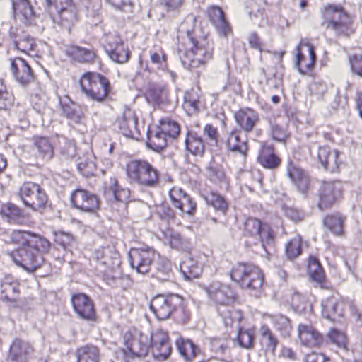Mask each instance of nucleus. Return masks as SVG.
<instances>
[{
    "mask_svg": "<svg viewBox=\"0 0 362 362\" xmlns=\"http://www.w3.org/2000/svg\"><path fill=\"white\" fill-rule=\"evenodd\" d=\"M209 297L216 303L217 311L222 317L226 326L233 327L239 325L243 317L242 313L233 308L236 299V293L228 285L215 281L206 289Z\"/></svg>",
    "mask_w": 362,
    "mask_h": 362,
    "instance_id": "2",
    "label": "nucleus"
},
{
    "mask_svg": "<svg viewBox=\"0 0 362 362\" xmlns=\"http://www.w3.org/2000/svg\"><path fill=\"white\" fill-rule=\"evenodd\" d=\"M63 114L69 119L78 123L83 117L81 108L72 102L61 103Z\"/></svg>",
    "mask_w": 362,
    "mask_h": 362,
    "instance_id": "49",
    "label": "nucleus"
},
{
    "mask_svg": "<svg viewBox=\"0 0 362 362\" xmlns=\"http://www.w3.org/2000/svg\"><path fill=\"white\" fill-rule=\"evenodd\" d=\"M105 280L110 286L119 287L123 290H127L132 286V281L130 277L127 275H124L120 268L112 274L110 272L106 273Z\"/></svg>",
    "mask_w": 362,
    "mask_h": 362,
    "instance_id": "40",
    "label": "nucleus"
},
{
    "mask_svg": "<svg viewBox=\"0 0 362 362\" xmlns=\"http://www.w3.org/2000/svg\"><path fill=\"white\" fill-rule=\"evenodd\" d=\"M176 345L180 355L186 360L191 361L194 358L199 349L189 339L180 338L176 341Z\"/></svg>",
    "mask_w": 362,
    "mask_h": 362,
    "instance_id": "46",
    "label": "nucleus"
},
{
    "mask_svg": "<svg viewBox=\"0 0 362 362\" xmlns=\"http://www.w3.org/2000/svg\"><path fill=\"white\" fill-rule=\"evenodd\" d=\"M158 257L155 250L150 247L134 248L129 252L131 267L139 274H147Z\"/></svg>",
    "mask_w": 362,
    "mask_h": 362,
    "instance_id": "13",
    "label": "nucleus"
},
{
    "mask_svg": "<svg viewBox=\"0 0 362 362\" xmlns=\"http://www.w3.org/2000/svg\"><path fill=\"white\" fill-rule=\"evenodd\" d=\"M14 17L25 25H32L35 20V14L28 0L12 1Z\"/></svg>",
    "mask_w": 362,
    "mask_h": 362,
    "instance_id": "27",
    "label": "nucleus"
},
{
    "mask_svg": "<svg viewBox=\"0 0 362 362\" xmlns=\"http://www.w3.org/2000/svg\"><path fill=\"white\" fill-rule=\"evenodd\" d=\"M234 116L238 125L246 132H252L259 119V114L250 108L241 109Z\"/></svg>",
    "mask_w": 362,
    "mask_h": 362,
    "instance_id": "28",
    "label": "nucleus"
},
{
    "mask_svg": "<svg viewBox=\"0 0 362 362\" xmlns=\"http://www.w3.org/2000/svg\"><path fill=\"white\" fill-rule=\"evenodd\" d=\"M78 169L83 175L88 176L94 173L96 166L93 160L81 159L78 163Z\"/></svg>",
    "mask_w": 362,
    "mask_h": 362,
    "instance_id": "62",
    "label": "nucleus"
},
{
    "mask_svg": "<svg viewBox=\"0 0 362 362\" xmlns=\"http://www.w3.org/2000/svg\"><path fill=\"white\" fill-rule=\"evenodd\" d=\"M199 96L198 94L194 92L186 93L184 97V107L185 108L191 112H195L199 110Z\"/></svg>",
    "mask_w": 362,
    "mask_h": 362,
    "instance_id": "55",
    "label": "nucleus"
},
{
    "mask_svg": "<svg viewBox=\"0 0 362 362\" xmlns=\"http://www.w3.org/2000/svg\"><path fill=\"white\" fill-rule=\"evenodd\" d=\"M259 332L262 345L264 346L267 351H270L274 354L279 344L277 337L267 325H262Z\"/></svg>",
    "mask_w": 362,
    "mask_h": 362,
    "instance_id": "47",
    "label": "nucleus"
},
{
    "mask_svg": "<svg viewBox=\"0 0 362 362\" xmlns=\"http://www.w3.org/2000/svg\"><path fill=\"white\" fill-rule=\"evenodd\" d=\"M72 305L79 317L88 321H95L96 313L90 298L83 294L77 293L72 296Z\"/></svg>",
    "mask_w": 362,
    "mask_h": 362,
    "instance_id": "23",
    "label": "nucleus"
},
{
    "mask_svg": "<svg viewBox=\"0 0 362 362\" xmlns=\"http://www.w3.org/2000/svg\"><path fill=\"white\" fill-rule=\"evenodd\" d=\"M76 356L77 362H99L100 352L98 346L87 344L78 348Z\"/></svg>",
    "mask_w": 362,
    "mask_h": 362,
    "instance_id": "39",
    "label": "nucleus"
},
{
    "mask_svg": "<svg viewBox=\"0 0 362 362\" xmlns=\"http://www.w3.org/2000/svg\"><path fill=\"white\" fill-rule=\"evenodd\" d=\"M340 152L336 149H332L329 156L327 165H325L323 168L331 172L334 173L338 171L341 160H339Z\"/></svg>",
    "mask_w": 362,
    "mask_h": 362,
    "instance_id": "58",
    "label": "nucleus"
},
{
    "mask_svg": "<svg viewBox=\"0 0 362 362\" xmlns=\"http://www.w3.org/2000/svg\"><path fill=\"white\" fill-rule=\"evenodd\" d=\"M126 170L127 177L133 184L148 188H155L159 185L161 173L146 160L135 159L129 161Z\"/></svg>",
    "mask_w": 362,
    "mask_h": 362,
    "instance_id": "3",
    "label": "nucleus"
},
{
    "mask_svg": "<svg viewBox=\"0 0 362 362\" xmlns=\"http://www.w3.org/2000/svg\"><path fill=\"white\" fill-rule=\"evenodd\" d=\"M153 358L159 361L167 360L171 354L172 346L168 334L158 329L151 334V346Z\"/></svg>",
    "mask_w": 362,
    "mask_h": 362,
    "instance_id": "14",
    "label": "nucleus"
},
{
    "mask_svg": "<svg viewBox=\"0 0 362 362\" xmlns=\"http://www.w3.org/2000/svg\"><path fill=\"white\" fill-rule=\"evenodd\" d=\"M226 146L228 150L239 152L244 156H246L247 151V140L245 139H243L238 131H233L229 134Z\"/></svg>",
    "mask_w": 362,
    "mask_h": 362,
    "instance_id": "44",
    "label": "nucleus"
},
{
    "mask_svg": "<svg viewBox=\"0 0 362 362\" xmlns=\"http://www.w3.org/2000/svg\"><path fill=\"white\" fill-rule=\"evenodd\" d=\"M322 316L330 321H339L344 317L346 308H349L351 314L357 320L361 317V313L354 302L345 300L334 296H331L323 301Z\"/></svg>",
    "mask_w": 362,
    "mask_h": 362,
    "instance_id": "8",
    "label": "nucleus"
},
{
    "mask_svg": "<svg viewBox=\"0 0 362 362\" xmlns=\"http://www.w3.org/2000/svg\"><path fill=\"white\" fill-rule=\"evenodd\" d=\"M180 272L187 280L198 278L202 273V267L197 261L190 255H187L183 258L180 265Z\"/></svg>",
    "mask_w": 362,
    "mask_h": 362,
    "instance_id": "35",
    "label": "nucleus"
},
{
    "mask_svg": "<svg viewBox=\"0 0 362 362\" xmlns=\"http://www.w3.org/2000/svg\"><path fill=\"white\" fill-rule=\"evenodd\" d=\"M149 54L151 62L156 69L163 71L167 69L168 56L163 49L158 48L150 50Z\"/></svg>",
    "mask_w": 362,
    "mask_h": 362,
    "instance_id": "50",
    "label": "nucleus"
},
{
    "mask_svg": "<svg viewBox=\"0 0 362 362\" xmlns=\"http://www.w3.org/2000/svg\"><path fill=\"white\" fill-rule=\"evenodd\" d=\"M245 233L250 236L258 237L263 247L267 251V245H269L274 240L273 232L267 223H262L259 219L249 218L245 223Z\"/></svg>",
    "mask_w": 362,
    "mask_h": 362,
    "instance_id": "15",
    "label": "nucleus"
},
{
    "mask_svg": "<svg viewBox=\"0 0 362 362\" xmlns=\"http://www.w3.org/2000/svg\"><path fill=\"white\" fill-rule=\"evenodd\" d=\"M19 293V284L11 277H5L0 284V298L6 301H15Z\"/></svg>",
    "mask_w": 362,
    "mask_h": 362,
    "instance_id": "37",
    "label": "nucleus"
},
{
    "mask_svg": "<svg viewBox=\"0 0 362 362\" xmlns=\"http://www.w3.org/2000/svg\"><path fill=\"white\" fill-rule=\"evenodd\" d=\"M18 195L23 204L34 211L44 209L48 197L40 185L33 182H25L19 188Z\"/></svg>",
    "mask_w": 362,
    "mask_h": 362,
    "instance_id": "9",
    "label": "nucleus"
},
{
    "mask_svg": "<svg viewBox=\"0 0 362 362\" xmlns=\"http://www.w3.org/2000/svg\"><path fill=\"white\" fill-rule=\"evenodd\" d=\"M301 252L300 240L299 238H294L286 245V253L288 259H292L299 255Z\"/></svg>",
    "mask_w": 362,
    "mask_h": 362,
    "instance_id": "57",
    "label": "nucleus"
},
{
    "mask_svg": "<svg viewBox=\"0 0 362 362\" xmlns=\"http://www.w3.org/2000/svg\"><path fill=\"white\" fill-rule=\"evenodd\" d=\"M15 47L30 56H37L38 45L36 40L28 33H22L14 42Z\"/></svg>",
    "mask_w": 362,
    "mask_h": 362,
    "instance_id": "36",
    "label": "nucleus"
},
{
    "mask_svg": "<svg viewBox=\"0 0 362 362\" xmlns=\"http://www.w3.org/2000/svg\"><path fill=\"white\" fill-rule=\"evenodd\" d=\"M10 70L16 81L23 86H28L35 79L33 69L23 58L10 59Z\"/></svg>",
    "mask_w": 362,
    "mask_h": 362,
    "instance_id": "16",
    "label": "nucleus"
},
{
    "mask_svg": "<svg viewBox=\"0 0 362 362\" xmlns=\"http://www.w3.org/2000/svg\"><path fill=\"white\" fill-rule=\"evenodd\" d=\"M168 240L170 246L177 250L188 251L191 248L189 240L177 233H170Z\"/></svg>",
    "mask_w": 362,
    "mask_h": 362,
    "instance_id": "53",
    "label": "nucleus"
},
{
    "mask_svg": "<svg viewBox=\"0 0 362 362\" xmlns=\"http://www.w3.org/2000/svg\"><path fill=\"white\" fill-rule=\"evenodd\" d=\"M349 62L351 71L354 74L362 77V55H350L349 57Z\"/></svg>",
    "mask_w": 362,
    "mask_h": 362,
    "instance_id": "59",
    "label": "nucleus"
},
{
    "mask_svg": "<svg viewBox=\"0 0 362 362\" xmlns=\"http://www.w3.org/2000/svg\"><path fill=\"white\" fill-rule=\"evenodd\" d=\"M195 16H187L179 28L177 49L183 65L188 69L198 68L212 57V47L205 38L197 40L194 36Z\"/></svg>",
    "mask_w": 362,
    "mask_h": 362,
    "instance_id": "1",
    "label": "nucleus"
},
{
    "mask_svg": "<svg viewBox=\"0 0 362 362\" xmlns=\"http://www.w3.org/2000/svg\"><path fill=\"white\" fill-rule=\"evenodd\" d=\"M208 16L220 36L227 37L232 33V28L220 7L213 6L209 8Z\"/></svg>",
    "mask_w": 362,
    "mask_h": 362,
    "instance_id": "26",
    "label": "nucleus"
},
{
    "mask_svg": "<svg viewBox=\"0 0 362 362\" xmlns=\"http://www.w3.org/2000/svg\"><path fill=\"white\" fill-rule=\"evenodd\" d=\"M0 214L4 220L11 223H21L24 218L23 211L12 203L3 204Z\"/></svg>",
    "mask_w": 362,
    "mask_h": 362,
    "instance_id": "38",
    "label": "nucleus"
},
{
    "mask_svg": "<svg viewBox=\"0 0 362 362\" xmlns=\"http://www.w3.org/2000/svg\"><path fill=\"white\" fill-rule=\"evenodd\" d=\"M342 190L339 181L324 182L320 190L319 207L323 209L331 206L341 197Z\"/></svg>",
    "mask_w": 362,
    "mask_h": 362,
    "instance_id": "22",
    "label": "nucleus"
},
{
    "mask_svg": "<svg viewBox=\"0 0 362 362\" xmlns=\"http://www.w3.org/2000/svg\"><path fill=\"white\" fill-rule=\"evenodd\" d=\"M308 272L311 279L317 282L322 283L325 279V274L318 259L315 257H310L308 263Z\"/></svg>",
    "mask_w": 362,
    "mask_h": 362,
    "instance_id": "52",
    "label": "nucleus"
},
{
    "mask_svg": "<svg viewBox=\"0 0 362 362\" xmlns=\"http://www.w3.org/2000/svg\"><path fill=\"white\" fill-rule=\"evenodd\" d=\"M268 317L272 322L276 329L281 332L284 337L290 335L292 327L288 317L282 314L269 315Z\"/></svg>",
    "mask_w": 362,
    "mask_h": 362,
    "instance_id": "45",
    "label": "nucleus"
},
{
    "mask_svg": "<svg viewBox=\"0 0 362 362\" xmlns=\"http://www.w3.org/2000/svg\"><path fill=\"white\" fill-rule=\"evenodd\" d=\"M103 42L105 52L113 62L124 64L129 60L130 51L117 33L105 35Z\"/></svg>",
    "mask_w": 362,
    "mask_h": 362,
    "instance_id": "11",
    "label": "nucleus"
},
{
    "mask_svg": "<svg viewBox=\"0 0 362 362\" xmlns=\"http://www.w3.org/2000/svg\"><path fill=\"white\" fill-rule=\"evenodd\" d=\"M297 56L296 67L301 74L310 71L315 62L316 56L311 44L305 40H301L296 47Z\"/></svg>",
    "mask_w": 362,
    "mask_h": 362,
    "instance_id": "17",
    "label": "nucleus"
},
{
    "mask_svg": "<svg viewBox=\"0 0 362 362\" xmlns=\"http://www.w3.org/2000/svg\"><path fill=\"white\" fill-rule=\"evenodd\" d=\"M344 222V218L338 214L327 216L324 220L325 226L337 235L343 233Z\"/></svg>",
    "mask_w": 362,
    "mask_h": 362,
    "instance_id": "48",
    "label": "nucleus"
},
{
    "mask_svg": "<svg viewBox=\"0 0 362 362\" xmlns=\"http://www.w3.org/2000/svg\"><path fill=\"white\" fill-rule=\"evenodd\" d=\"M231 279L243 288L259 292L264 282L262 272L252 264L238 262L230 272Z\"/></svg>",
    "mask_w": 362,
    "mask_h": 362,
    "instance_id": "4",
    "label": "nucleus"
},
{
    "mask_svg": "<svg viewBox=\"0 0 362 362\" xmlns=\"http://www.w3.org/2000/svg\"><path fill=\"white\" fill-rule=\"evenodd\" d=\"M271 135L273 139L278 141H284L288 137L286 130L281 126L270 122Z\"/></svg>",
    "mask_w": 362,
    "mask_h": 362,
    "instance_id": "61",
    "label": "nucleus"
},
{
    "mask_svg": "<svg viewBox=\"0 0 362 362\" xmlns=\"http://www.w3.org/2000/svg\"><path fill=\"white\" fill-rule=\"evenodd\" d=\"M329 340L339 348L346 346V337L344 333L336 329H332L328 334Z\"/></svg>",
    "mask_w": 362,
    "mask_h": 362,
    "instance_id": "60",
    "label": "nucleus"
},
{
    "mask_svg": "<svg viewBox=\"0 0 362 362\" xmlns=\"http://www.w3.org/2000/svg\"><path fill=\"white\" fill-rule=\"evenodd\" d=\"M298 337L303 345L310 347L318 346L324 341L323 336L313 326L305 325L298 326Z\"/></svg>",
    "mask_w": 362,
    "mask_h": 362,
    "instance_id": "29",
    "label": "nucleus"
},
{
    "mask_svg": "<svg viewBox=\"0 0 362 362\" xmlns=\"http://www.w3.org/2000/svg\"><path fill=\"white\" fill-rule=\"evenodd\" d=\"M95 259L98 267L103 274L104 278L108 272H114L120 268L121 261L117 252H113L109 248L98 250L95 252Z\"/></svg>",
    "mask_w": 362,
    "mask_h": 362,
    "instance_id": "21",
    "label": "nucleus"
},
{
    "mask_svg": "<svg viewBox=\"0 0 362 362\" xmlns=\"http://www.w3.org/2000/svg\"><path fill=\"white\" fill-rule=\"evenodd\" d=\"M104 194L110 202H125L129 198L130 192L127 189L121 188L116 178H111L105 187Z\"/></svg>",
    "mask_w": 362,
    "mask_h": 362,
    "instance_id": "32",
    "label": "nucleus"
},
{
    "mask_svg": "<svg viewBox=\"0 0 362 362\" xmlns=\"http://www.w3.org/2000/svg\"><path fill=\"white\" fill-rule=\"evenodd\" d=\"M322 25L337 35L349 36L354 33L351 17L341 6L329 4L325 7Z\"/></svg>",
    "mask_w": 362,
    "mask_h": 362,
    "instance_id": "5",
    "label": "nucleus"
},
{
    "mask_svg": "<svg viewBox=\"0 0 362 362\" xmlns=\"http://www.w3.org/2000/svg\"><path fill=\"white\" fill-rule=\"evenodd\" d=\"M257 161L264 168L271 170L277 168L281 163V159L276 155L274 147L266 144L261 146Z\"/></svg>",
    "mask_w": 362,
    "mask_h": 362,
    "instance_id": "31",
    "label": "nucleus"
},
{
    "mask_svg": "<svg viewBox=\"0 0 362 362\" xmlns=\"http://www.w3.org/2000/svg\"><path fill=\"white\" fill-rule=\"evenodd\" d=\"M160 126L158 127L165 133L167 136L175 138L180 132L179 124L169 118H165L160 121Z\"/></svg>",
    "mask_w": 362,
    "mask_h": 362,
    "instance_id": "54",
    "label": "nucleus"
},
{
    "mask_svg": "<svg viewBox=\"0 0 362 362\" xmlns=\"http://www.w3.org/2000/svg\"><path fill=\"white\" fill-rule=\"evenodd\" d=\"M238 341L241 347L250 349L252 346L253 336L247 330H240L238 335Z\"/></svg>",
    "mask_w": 362,
    "mask_h": 362,
    "instance_id": "63",
    "label": "nucleus"
},
{
    "mask_svg": "<svg viewBox=\"0 0 362 362\" xmlns=\"http://www.w3.org/2000/svg\"><path fill=\"white\" fill-rule=\"evenodd\" d=\"M11 240L20 247H28L30 245H40L44 251H49L51 243L47 239L25 230H14L11 233Z\"/></svg>",
    "mask_w": 362,
    "mask_h": 362,
    "instance_id": "20",
    "label": "nucleus"
},
{
    "mask_svg": "<svg viewBox=\"0 0 362 362\" xmlns=\"http://www.w3.org/2000/svg\"><path fill=\"white\" fill-rule=\"evenodd\" d=\"M169 196L175 207L189 215L194 214L197 208L196 203L180 187H173L169 192Z\"/></svg>",
    "mask_w": 362,
    "mask_h": 362,
    "instance_id": "24",
    "label": "nucleus"
},
{
    "mask_svg": "<svg viewBox=\"0 0 362 362\" xmlns=\"http://www.w3.org/2000/svg\"><path fill=\"white\" fill-rule=\"evenodd\" d=\"M55 241L66 250L71 246L74 240L71 234L64 232H59L56 234Z\"/></svg>",
    "mask_w": 362,
    "mask_h": 362,
    "instance_id": "64",
    "label": "nucleus"
},
{
    "mask_svg": "<svg viewBox=\"0 0 362 362\" xmlns=\"http://www.w3.org/2000/svg\"><path fill=\"white\" fill-rule=\"evenodd\" d=\"M186 149L194 156H202L204 151V143L196 132L188 131L185 139Z\"/></svg>",
    "mask_w": 362,
    "mask_h": 362,
    "instance_id": "41",
    "label": "nucleus"
},
{
    "mask_svg": "<svg viewBox=\"0 0 362 362\" xmlns=\"http://www.w3.org/2000/svg\"><path fill=\"white\" fill-rule=\"evenodd\" d=\"M138 119L135 113L130 109H127L117 117L116 124L122 134L126 137L138 139L140 131L137 126Z\"/></svg>",
    "mask_w": 362,
    "mask_h": 362,
    "instance_id": "19",
    "label": "nucleus"
},
{
    "mask_svg": "<svg viewBox=\"0 0 362 362\" xmlns=\"http://www.w3.org/2000/svg\"><path fill=\"white\" fill-rule=\"evenodd\" d=\"M33 353L34 349L29 342L15 339L10 346L8 359L16 362H28Z\"/></svg>",
    "mask_w": 362,
    "mask_h": 362,
    "instance_id": "25",
    "label": "nucleus"
},
{
    "mask_svg": "<svg viewBox=\"0 0 362 362\" xmlns=\"http://www.w3.org/2000/svg\"><path fill=\"white\" fill-rule=\"evenodd\" d=\"M167 143L168 136L158 127L156 132H148L147 146L152 150L159 152L166 147Z\"/></svg>",
    "mask_w": 362,
    "mask_h": 362,
    "instance_id": "43",
    "label": "nucleus"
},
{
    "mask_svg": "<svg viewBox=\"0 0 362 362\" xmlns=\"http://www.w3.org/2000/svg\"><path fill=\"white\" fill-rule=\"evenodd\" d=\"M71 201L75 208L86 212L93 213L99 209L98 197L85 189L75 190L71 194Z\"/></svg>",
    "mask_w": 362,
    "mask_h": 362,
    "instance_id": "18",
    "label": "nucleus"
},
{
    "mask_svg": "<svg viewBox=\"0 0 362 362\" xmlns=\"http://www.w3.org/2000/svg\"><path fill=\"white\" fill-rule=\"evenodd\" d=\"M182 303V299L177 295H158L151 302L150 309L160 320L169 318L173 311Z\"/></svg>",
    "mask_w": 362,
    "mask_h": 362,
    "instance_id": "12",
    "label": "nucleus"
},
{
    "mask_svg": "<svg viewBox=\"0 0 362 362\" xmlns=\"http://www.w3.org/2000/svg\"><path fill=\"white\" fill-rule=\"evenodd\" d=\"M209 178L215 182H223L226 179L225 173L222 166L211 163L207 167Z\"/></svg>",
    "mask_w": 362,
    "mask_h": 362,
    "instance_id": "56",
    "label": "nucleus"
},
{
    "mask_svg": "<svg viewBox=\"0 0 362 362\" xmlns=\"http://www.w3.org/2000/svg\"><path fill=\"white\" fill-rule=\"evenodd\" d=\"M147 101L153 105H160L168 103V91L161 84L150 83L146 91Z\"/></svg>",
    "mask_w": 362,
    "mask_h": 362,
    "instance_id": "30",
    "label": "nucleus"
},
{
    "mask_svg": "<svg viewBox=\"0 0 362 362\" xmlns=\"http://www.w3.org/2000/svg\"><path fill=\"white\" fill-rule=\"evenodd\" d=\"M287 174L301 192L304 193L307 191L309 184L308 177L303 170L296 167L291 160L287 167Z\"/></svg>",
    "mask_w": 362,
    "mask_h": 362,
    "instance_id": "34",
    "label": "nucleus"
},
{
    "mask_svg": "<svg viewBox=\"0 0 362 362\" xmlns=\"http://www.w3.org/2000/svg\"><path fill=\"white\" fill-rule=\"evenodd\" d=\"M204 199L209 205L212 206L215 210L225 214L228 209V204L225 199L215 192H210L204 195Z\"/></svg>",
    "mask_w": 362,
    "mask_h": 362,
    "instance_id": "51",
    "label": "nucleus"
},
{
    "mask_svg": "<svg viewBox=\"0 0 362 362\" xmlns=\"http://www.w3.org/2000/svg\"><path fill=\"white\" fill-rule=\"evenodd\" d=\"M34 151L37 158L49 160L54 156V147L47 137L34 138Z\"/></svg>",
    "mask_w": 362,
    "mask_h": 362,
    "instance_id": "33",
    "label": "nucleus"
},
{
    "mask_svg": "<svg viewBox=\"0 0 362 362\" xmlns=\"http://www.w3.org/2000/svg\"><path fill=\"white\" fill-rule=\"evenodd\" d=\"M83 93L89 99L103 102L110 92V83L107 78L96 72H86L80 80Z\"/></svg>",
    "mask_w": 362,
    "mask_h": 362,
    "instance_id": "6",
    "label": "nucleus"
},
{
    "mask_svg": "<svg viewBox=\"0 0 362 362\" xmlns=\"http://www.w3.org/2000/svg\"><path fill=\"white\" fill-rule=\"evenodd\" d=\"M48 251L42 250L40 245L19 247L11 254L13 262L28 272L32 273L44 263L43 254Z\"/></svg>",
    "mask_w": 362,
    "mask_h": 362,
    "instance_id": "7",
    "label": "nucleus"
},
{
    "mask_svg": "<svg viewBox=\"0 0 362 362\" xmlns=\"http://www.w3.org/2000/svg\"><path fill=\"white\" fill-rule=\"evenodd\" d=\"M124 347L123 351L125 354L132 357H144L149 351L151 346V334L135 331L124 334Z\"/></svg>",
    "mask_w": 362,
    "mask_h": 362,
    "instance_id": "10",
    "label": "nucleus"
},
{
    "mask_svg": "<svg viewBox=\"0 0 362 362\" xmlns=\"http://www.w3.org/2000/svg\"><path fill=\"white\" fill-rule=\"evenodd\" d=\"M70 56L81 63H93L96 59V53L93 49H87L78 46H74L69 50Z\"/></svg>",
    "mask_w": 362,
    "mask_h": 362,
    "instance_id": "42",
    "label": "nucleus"
}]
</instances>
